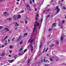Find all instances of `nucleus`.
I'll return each mask as SVG.
<instances>
[{"label":"nucleus","mask_w":66,"mask_h":66,"mask_svg":"<svg viewBox=\"0 0 66 66\" xmlns=\"http://www.w3.org/2000/svg\"><path fill=\"white\" fill-rule=\"evenodd\" d=\"M56 9H57V11H56V13H58L60 11V9L58 8V7H56Z\"/></svg>","instance_id":"3"},{"label":"nucleus","mask_w":66,"mask_h":66,"mask_svg":"<svg viewBox=\"0 0 66 66\" xmlns=\"http://www.w3.org/2000/svg\"><path fill=\"white\" fill-rule=\"evenodd\" d=\"M9 48H12V45L9 46Z\"/></svg>","instance_id":"24"},{"label":"nucleus","mask_w":66,"mask_h":66,"mask_svg":"<svg viewBox=\"0 0 66 66\" xmlns=\"http://www.w3.org/2000/svg\"><path fill=\"white\" fill-rule=\"evenodd\" d=\"M50 16V15H48L46 16L47 18H48Z\"/></svg>","instance_id":"40"},{"label":"nucleus","mask_w":66,"mask_h":66,"mask_svg":"<svg viewBox=\"0 0 66 66\" xmlns=\"http://www.w3.org/2000/svg\"><path fill=\"white\" fill-rule=\"evenodd\" d=\"M34 29H33V32H34L35 31V29L36 28V26H35V23L34 25Z\"/></svg>","instance_id":"10"},{"label":"nucleus","mask_w":66,"mask_h":66,"mask_svg":"<svg viewBox=\"0 0 66 66\" xmlns=\"http://www.w3.org/2000/svg\"><path fill=\"white\" fill-rule=\"evenodd\" d=\"M41 26L40 25L39 26V29H40V27Z\"/></svg>","instance_id":"47"},{"label":"nucleus","mask_w":66,"mask_h":66,"mask_svg":"<svg viewBox=\"0 0 66 66\" xmlns=\"http://www.w3.org/2000/svg\"><path fill=\"white\" fill-rule=\"evenodd\" d=\"M41 61H42V62H43V59H42V60H41Z\"/></svg>","instance_id":"53"},{"label":"nucleus","mask_w":66,"mask_h":66,"mask_svg":"<svg viewBox=\"0 0 66 66\" xmlns=\"http://www.w3.org/2000/svg\"><path fill=\"white\" fill-rule=\"evenodd\" d=\"M50 9H49V10H47V11H50Z\"/></svg>","instance_id":"51"},{"label":"nucleus","mask_w":66,"mask_h":66,"mask_svg":"<svg viewBox=\"0 0 66 66\" xmlns=\"http://www.w3.org/2000/svg\"><path fill=\"white\" fill-rule=\"evenodd\" d=\"M63 36H61V41H63Z\"/></svg>","instance_id":"12"},{"label":"nucleus","mask_w":66,"mask_h":66,"mask_svg":"<svg viewBox=\"0 0 66 66\" xmlns=\"http://www.w3.org/2000/svg\"><path fill=\"white\" fill-rule=\"evenodd\" d=\"M25 23L27 24L28 23V22L27 20H25Z\"/></svg>","instance_id":"29"},{"label":"nucleus","mask_w":66,"mask_h":66,"mask_svg":"<svg viewBox=\"0 0 66 66\" xmlns=\"http://www.w3.org/2000/svg\"><path fill=\"white\" fill-rule=\"evenodd\" d=\"M22 43H23V42H20L19 44L20 45H21L22 44Z\"/></svg>","instance_id":"17"},{"label":"nucleus","mask_w":66,"mask_h":66,"mask_svg":"<svg viewBox=\"0 0 66 66\" xmlns=\"http://www.w3.org/2000/svg\"><path fill=\"white\" fill-rule=\"evenodd\" d=\"M26 18H25V20H27L28 19V17L27 16L26 17Z\"/></svg>","instance_id":"36"},{"label":"nucleus","mask_w":66,"mask_h":66,"mask_svg":"<svg viewBox=\"0 0 66 66\" xmlns=\"http://www.w3.org/2000/svg\"><path fill=\"white\" fill-rule=\"evenodd\" d=\"M4 47V45H2V47Z\"/></svg>","instance_id":"44"},{"label":"nucleus","mask_w":66,"mask_h":66,"mask_svg":"<svg viewBox=\"0 0 66 66\" xmlns=\"http://www.w3.org/2000/svg\"><path fill=\"white\" fill-rule=\"evenodd\" d=\"M15 24H16V26L17 27L19 26V24L16 22H15Z\"/></svg>","instance_id":"14"},{"label":"nucleus","mask_w":66,"mask_h":66,"mask_svg":"<svg viewBox=\"0 0 66 66\" xmlns=\"http://www.w3.org/2000/svg\"><path fill=\"white\" fill-rule=\"evenodd\" d=\"M12 52V50H9V53L11 54V53Z\"/></svg>","instance_id":"31"},{"label":"nucleus","mask_w":66,"mask_h":66,"mask_svg":"<svg viewBox=\"0 0 66 66\" xmlns=\"http://www.w3.org/2000/svg\"><path fill=\"white\" fill-rule=\"evenodd\" d=\"M5 39H3V38L1 39V41L2 42H4Z\"/></svg>","instance_id":"20"},{"label":"nucleus","mask_w":66,"mask_h":66,"mask_svg":"<svg viewBox=\"0 0 66 66\" xmlns=\"http://www.w3.org/2000/svg\"><path fill=\"white\" fill-rule=\"evenodd\" d=\"M63 9L65 10V7L64 6L63 7Z\"/></svg>","instance_id":"50"},{"label":"nucleus","mask_w":66,"mask_h":66,"mask_svg":"<svg viewBox=\"0 0 66 66\" xmlns=\"http://www.w3.org/2000/svg\"><path fill=\"white\" fill-rule=\"evenodd\" d=\"M15 39V37H14L13 38V39H12V42H14V39Z\"/></svg>","instance_id":"19"},{"label":"nucleus","mask_w":66,"mask_h":66,"mask_svg":"<svg viewBox=\"0 0 66 66\" xmlns=\"http://www.w3.org/2000/svg\"><path fill=\"white\" fill-rule=\"evenodd\" d=\"M30 3H32V1L31 0L30 1Z\"/></svg>","instance_id":"43"},{"label":"nucleus","mask_w":66,"mask_h":66,"mask_svg":"<svg viewBox=\"0 0 66 66\" xmlns=\"http://www.w3.org/2000/svg\"><path fill=\"white\" fill-rule=\"evenodd\" d=\"M43 20V19L42 18L41 19V20H40V23H41V24H40V25H41V24H42V22Z\"/></svg>","instance_id":"13"},{"label":"nucleus","mask_w":66,"mask_h":66,"mask_svg":"<svg viewBox=\"0 0 66 66\" xmlns=\"http://www.w3.org/2000/svg\"><path fill=\"white\" fill-rule=\"evenodd\" d=\"M51 1L52 2H54V1L53 0H52Z\"/></svg>","instance_id":"45"},{"label":"nucleus","mask_w":66,"mask_h":66,"mask_svg":"<svg viewBox=\"0 0 66 66\" xmlns=\"http://www.w3.org/2000/svg\"><path fill=\"white\" fill-rule=\"evenodd\" d=\"M59 60V59H57V60H56V61H57Z\"/></svg>","instance_id":"52"},{"label":"nucleus","mask_w":66,"mask_h":66,"mask_svg":"<svg viewBox=\"0 0 66 66\" xmlns=\"http://www.w3.org/2000/svg\"><path fill=\"white\" fill-rule=\"evenodd\" d=\"M21 36L20 35V37H19L16 40V41L17 42H19L18 41H20L21 39Z\"/></svg>","instance_id":"1"},{"label":"nucleus","mask_w":66,"mask_h":66,"mask_svg":"<svg viewBox=\"0 0 66 66\" xmlns=\"http://www.w3.org/2000/svg\"><path fill=\"white\" fill-rule=\"evenodd\" d=\"M2 1L1 0H0V2H2Z\"/></svg>","instance_id":"64"},{"label":"nucleus","mask_w":66,"mask_h":66,"mask_svg":"<svg viewBox=\"0 0 66 66\" xmlns=\"http://www.w3.org/2000/svg\"><path fill=\"white\" fill-rule=\"evenodd\" d=\"M46 55V56H49V54H47Z\"/></svg>","instance_id":"55"},{"label":"nucleus","mask_w":66,"mask_h":66,"mask_svg":"<svg viewBox=\"0 0 66 66\" xmlns=\"http://www.w3.org/2000/svg\"><path fill=\"white\" fill-rule=\"evenodd\" d=\"M56 24V23H53L52 24V26H53V27H55V25Z\"/></svg>","instance_id":"15"},{"label":"nucleus","mask_w":66,"mask_h":66,"mask_svg":"<svg viewBox=\"0 0 66 66\" xmlns=\"http://www.w3.org/2000/svg\"><path fill=\"white\" fill-rule=\"evenodd\" d=\"M30 48L31 49V51L32 52L33 50V47L32 45H30Z\"/></svg>","instance_id":"6"},{"label":"nucleus","mask_w":66,"mask_h":66,"mask_svg":"<svg viewBox=\"0 0 66 66\" xmlns=\"http://www.w3.org/2000/svg\"><path fill=\"white\" fill-rule=\"evenodd\" d=\"M11 55H8V57H11Z\"/></svg>","instance_id":"41"},{"label":"nucleus","mask_w":66,"mask_h":66,"mask_svg":"<svg viewBox=\"0 0 66 66\" xmlns=\"http://www.w3.org/2000/svg\"><path fill=\"white\" fill-rule=\"evenodd\" d=\"M4 30H7V31H9V29H8L7 28H5L4 29Z\"/></svg>","instance_id":"8"},{"label":"nucleus","mask_w":66,"mask_h":66,"mask_svg":"<svg viewBox=\"0 0 66 66\" xmlns=\"http://www.w3.org/2000/svg\"><path fill=\"white\" fill-rule=\"evenodd\" d=\"M21 18V16L20 15H18V17H17V20L18 19H20Z\"/></svg>","instance_id":"9"},{"label":"nucleus","mask_w":66,"mask_h":66,"mask_svg":"<svg viewBox=\"0 0 66 66\" xmlns=\"http://www.w3.org/2000/svg\"><path fill=\"white\" fill-rule=\"evenodd\" d=\"M17 29V28H15V30H16V29Z\"/></svg>","instance_id":"57"},{"label":"nucleus","mask_w":66,"mask_h":66,"mask_svg":"<svg viewBox=\"0 0 66 66\" xmlns=\"http://www.w3.org/2000/svg\"><path fill=\"white\" fill-rule=\"evenodd\" d=\"M48 48H47V49L45 51L46 52H47V51H48Z\"/></svg>","instance_id":"37"},{"label":"nucleus","mask_w":66,"mask_h":66,"mask_svg":"<svg viewBox=\"0 0 66 66\" xmlns=\"http://www.w3.org/2000/svg\"><path fill=\"white\" fill-rule=\"evenodd\" d=\"M8 37V36H7L6 37H5V38H4V39H7V38Z\"/></svg>","instance_id":"27"},{"label":"nucleus","mask_w":66,"mask_h":66,"mask_svg":"<svg viewBox=\"0 0 66 66\" xmlns=\"http://www.w3.org/2000/svg\"><path fill=\"white\" fill-rule=\"evenodd\" d=\"M36 16L37 17H38V14H37Z\"/></svg>","instance_id":"49"},{"label":"nucleus","mask_w":66,"mask_h":66,"mask_svg":"<svg viewBox=\"0 0 66 66\" xmlns=\"http://www.w3.org/2000/svg\"><path fill=\"white\" fill-rule=\"evenodd\" d=\"M20 12L21 13H24V10L21 11Z\"/></svg>","instance_id":"23"},{"label":"nucleus","mask_w":66,"mask_h":66,"mask_svg":"<svg viewBox=\"0 0 66 66\" xmlns=\"http://www.w3.org/2000/svg\"><path fill=\"white\" fill-rule=\"evenodd\" d=\"M32 2H35V0H32Z\"/></svg>","instance_id":"60"},{"label":"nucleus","mask_w":66,"mask_h":66,"mask_svg":"<svg viewBox=\"0 0 66 66\" xmlns=\"http://www.w3.org/2000/svg\"><path fill=\"white\" fill-rule=\"evenodd\" d=\"M28 63H30V60L29 59L28 60Z\"/></svg>","instance_id":"26"},{"label":"nucleus","mask_w":66,"mask_h":66,"mask_svg":"<svg viewBox=\"0 0 66 66\" xmlns=\"http://www.w3.org/2000/svg\"><path fill=\"white\" fill-rule=\"evenodd\" d=\"M7 12H5L4 13V14L5 15V14H7Z\"/></svg>","instance_id":"39"},{"label":"nucleus","mask_w":66,"mask_h":66,"mask_svg":"<svg viewBox=\"0 0 66 66\" xmlns=\"http://www.w3.org/2000/svg\"><path fill=\"white\" fill-rule=\"evenodd\" d=\"M42 44H41V45H40V47H39V48L40 49L41 47H42Z\"/></svg>","instance_id":"21"},{"label":"nucleus","mask_w":66,"mask_h":66,"mask_svg":"<svg viewBox=\"0 0 66 66\" xmlns=\"http://www.w3.org/2000/svg\"><path fill=\"white\" fill-rule=\"evenodd\" d=\"M49 60L50 61H53V59H52V58H50Z\"/></svg>","instance_id":"25"},{"label":"nucleus","mask_w":66,"mask_h":66,"mask_svg":"<svg viewBox=\"0 0 66 66\" xmlns=\"http://www.w3.org/2000/svg\"><path fill=\"white\" fill-rule=\"evenodd\" d=\"M35 44H36V43H34V45H35Z\"/></svg>","instance_id":"63"},{"label":"nucleus","mask_w":66,"mask_h":66,"mask_svg":"<svg viewBox=\"0 0 66 66\" xmlns=\"http://www.w3.org/2000/svg\"><path fill=\"white\" fill-rule=\"evenodd\" d=\"M16 4H19V2H17V3H16Z\"/></svg>","instance_id":"61"},{"label":"nucleus","mask_w":66,"mask_h":66,"mask_svg":"<svg viewBox=\"0 0 66 66\" xmlns=\"http://www.w3.org/2000/svg\"><path fill=\"white\" fill-rule=\"evenodd\" d=\"M52 29H49L48 30V31L49 32H51V30H52Z\"/></svg>","instance_id":"22"},{"label":"nucleus","mask_w":66,"mask_h":66,"mask_svg":"<svg viewBox=\"0 0 66 66\" xmlns=\"http://www.w3.org/2000/svg\"><path fill=\"white\" fill-rule=\"evenodd\" d=\"M28 35V34H27V33H24V34L23 35V36H24V37H26L27 35Z\"/></svg>","instance_id":"11"},{"label":"nucleus","mask_w":66,"mask_h":66,"mask_svg":"<svg viewBox=\"0 0 66 66\" xmlns=\"http://www.w3.org/2000/svg\"><path fill=\"white\" fill-rule=\"evenodd\" d=\"M5 53H2V56H4V55H5Z\"/></svg>","instance_id":"18"},{"label":"nucleus","mask_w":66,"mask_h":66,"mask_svg":"<svg viewBox=\"0 0 66 66\" xmlns=\"http://www.w3.org/2000/svg\"><path fill=\"white\" fill-rule=\"evenodd\" d=\"M53 46H54V44L52 45H51V47H53Z\"/></svg>","instance_id":"56"},{"label":"nucleus","mask_w":66,"mask_h":66,"mask_svg":"<svg viewBox=\"0 0 66 66\" xmlns=\"http://www.w3.org/2000/svg\"><path fill=\"white\" fill-rule=\"evenodd\" d=\"M44 52H45V50H43V53Z\"/></svg>","instance_id":"59"},{"label":"nucleus","mask_w":66,"mask_h":66,"mask_svg":"<svg viewBox=\"0 0 66 66\" xmlns=\"http://www.w3.org/2000/svg\"><path fill=\"white\" fill-rule=\"evenodd\" d=\"M63 29V26H62L61 27V29Z\"/></svg>","instance_id":"54"},{"label":"nucleus","mask_w":66,"mask_h":66,"mask_svg":"<svg viewBox=\"0 0 66 66\" xmlns=\"http://www.w3.org/2000/svg\"><path fill=\"white\" fill-rule=\"evenodd\" d=\"M35 11H37V8H35Z\"/></svg>","instance_id":"32"},{"label":"nucleus","mask_w":66,"mask_h":66,"mask_svg":"<svg viewBox=\"0 0 66 66\" xmlns=\"http://www.w3.org/2000/svg\"><path fill=\"white\" fill-rule=\"evenodd\" d=\"M31 40V39H29V40H28V42H29L30 41V40Z\"/></svg>","instance_id":"46"},{"label":"nucleus","mask_w":66,"mask_h":66,"mask_svg":"<svg viewBox=\"0 0 66 66\" xmlns=\"http://www.w3.org/2000/svg\"><path fill=\"white\" fill-rule=\"evenodd\" d=\"M26 52V49L24 50V53H25Z\"/></svg>","instance_id":"33"},{"label":"nucleus","mask_w":66,"mask_h":66,"mask_svg":"<svg viewBox=\"0 0 66 66\" xmlns=\"http://www.w3.org/2000/svg\"><path fill=\"white\" fill-rule=\"evenodd\" d=\"M65 22V21H64V20H63L62 21V23L63 24H64V23Z\"/></svg>","instance_id":"35"},{"label":"nucleus","mask_w":66,"mask_h":66,"mask_svg":"<svg viewBox=\"0 0 66 66\" xmlns=\"http://www.w3.org/2000/svg\"><path fill=\"white\" fill-rule=\"evenodd\" d=\"M59 42L58 41H57V42H56V44H59Z\"/></svg>","instance_id":"34"},{"label":"nucleus","mask_w":66,"mask_h":66,"mask_svg":"<svg viewBox=\"0 0 66 66\" xmlns=\"http://www.w3.org/2000/svg\"><path fill=\"white\" fill-rule=\"evenodd\" d=\"M9 20L10 21L11 20V21H12V18H9Z\"/></svg>","instance_id":"28"},{"label":"nucleus","mask_w":66,"mask_h":66,"mask_svg":"<svg viewBox=\"0 0 66 66\" xmlns=\"http://www.w3.org/2000/svg\"><path fill=\"white\" fill-rule=\"evenodd\" d=\"M22 49H22V48H21L20 50V51L21 50H22Z\"/></svg>","instance_id":"48"},{"label":"nucleus","mask_w":66,"mask_h":66,"mask_svg":"<svg viewBox=\"0 0 66 66\" xmlns=\"http://www.w3.org/2000/svg\"><path fill=\"white\" fill-rule=\"evenodd\" d=\"M17 16H16L15 15H14L13 17V19L14 20L16 21L17 20L16 19Z\"/></svg>","instance_id":"4"},{"label":"nucleus","mask_w":66,"mask_h":66,"mask_svg":"<svg viewBox=\"0 0 66 66\" xmlns=\"http://www.w3.org/2000/svg\"><path fill=\"white\" fill-rule=\"evenodd\" d=\"M3 28V27L2 26L0 27V29H2V28Z\"/></svg>","instance_id":"42"},{"label":"nucleus","mask_w":66,"mask_h":66,"mask_svg":"<svg viewBox=\"0 0 66 66\" xmlns=\"http://www.w3.org/2000/svg\"><path fill=\"white\" fill-rule=\"evenodd\" d=\"M46 58V57H45L44 58V60H43V61L44 62H45V63H46L48 61V60H45V58Z\"/></svg>","instance_id":"2"},{"label":"nucleus","mask_w":66,"mask_h":66,"mask_svg":"<svg viewBox=\"0 0 66 66\" xmlns=\"http://www.w3.org/2000/svg\"><path fill=\"white\" fill-rule=\"evenodd\" d=\"M36 22L37 23V26H38V25H39V23L37 21H36Z\"/></svg>","instance_id":"16"},{"label":"nucleus","mask_w":66,"mask_h":66,"mask_svg":"<svg viewBox=\"0 0 66 66\" xmlns=\"http://www.w3.org/2000/svg\"><path fill=\"white\" fill-rule=\"evenodd\" d=\"M33 41V39H32V40H31V42H32Z\"/></svg>","instance_id":"62"},{"label":"nucleus","mask_w":66,"mask_h":66,"mask_svg":"<svg viewBox=\"0 0 66 66\" xmlns=\"http://www.w3.org/2000/svg\"><path fill=\"white\" fill-rule=\"evenodd\" d=\"M27 7H29V9H28L29 11H31V8L30 7V6L29 5H27L26 6Z\"/></svg>","instance_id":"5"},{"label":"nucleus","mask_w":66,"mask_h":66,"mask_svg":"<svg viewBox=\"0 0 66 66\" xmlns=\"http://www.w3.org/2000/svg\"><path fill=\"white\" fill-rule=\"evenodd\" d=\"M35 19H37V20L38 18H35Z\"/></svg>","instance_id":"58"},{"label":"nucleus","mask_w":66,"mask_h":66,"mask_svg":"<svg viewBox=\"0 0 66 66\" xmlns=\"http://www.w3.org/2000/svg\"><path fill=\"white\" fill-rule=\"evenodd\" d=\"M49 65L48 64H46L44 65V66H48Z\"/></svg>","instance_id":"30"},{"label":"nucleus","mask_w":66,"mask_h":66,"mask_svg":"<svg viewBox=\"0 0 66 66\" xmlns=\"http://www.w3.org/2000/svg\"><path fill=\"white\" fill-rule=\"evenodd\" d=\"M14 60H9L8 61L10 63H12L13 61H14Z\"/></svg>","instance_id":"7"},{"label":"nucleus","mask_w":66,"mask_h":66,"mask_svg":"<svg viewBox=\"0 0 66 66\" xmlns=\"http://www.w3.org/2000/svg\"><path fill=\"white\" fill-rule=\"evenodd\" d=\"M37 6V5L36 4H34V7H36Z\"/></svg>","instance_id":"38"}]
</instances>
